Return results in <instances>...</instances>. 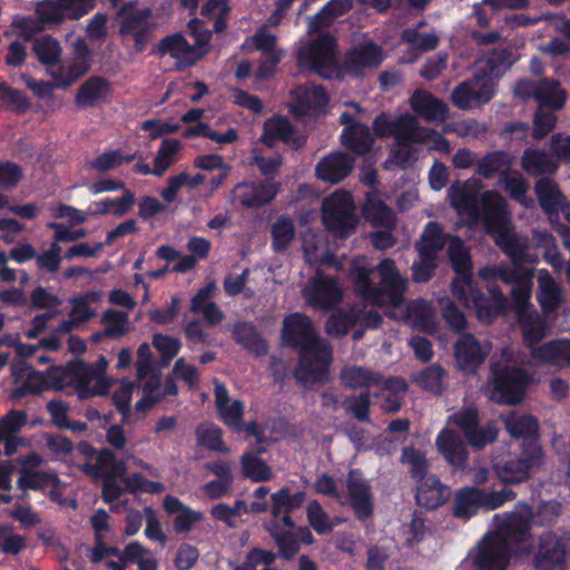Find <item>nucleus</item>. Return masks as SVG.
Masks as SVG:
<instances>
[{
    "mask_svg": "<svg viewBox=\"0 0 570 570\" xmlns=\"http://www.w3.org/2000/svg\"><path fill=\"white\" fill-rule=\"evenodd\" d=\"M478 181L453 184L449 191L452 206L459 215H466L481 222L489 235L515 262L524 259L525 239L518 237L511 226V217L505 209V200L497 191H484L480 199Z\"/></svg>",
    "mask_w": 570,
    "mask_h": 570,
    "instance_id": "1",
    "label": "nucleus"
},
{
    "mask_svg": "<svg viewBox=\"0 0 570 570\" xmlns=\"http://www.w3.org/2000/svg\"><path fill=\"white\" fill-rule=\"evenodd\" d=\"M494 519L500 522V529L487 535L476 548V570H505L512 550L517 554H529V528L532 519L530 508L518 503L511 513L495 515Z\"/></svg>",
    "mask_w": 570,
    "mask_h": 570,
    "instance_id": "2",
    "label": "nucleus"
},
{
    "mask_svg": "<svg viewBox=\"0 0 570 570\" xmlns=\"http://www.w3.org/2000/svg\"><path fill=\"white\" fill-rule=\"evenodd\" d=\"M449 257L458 277L452 282L453 296L465 307H474L480 322L490 324L504 308L507 299L497 288H490V298H485L476 288L471 276V259L464 243L451 237L448 245Z\"/></svg>",
    "mask_w": 570,
    "mask_h": 570,
    "instance_id": "3",
    "label": "nucleus"
},
{
    "mask_svg": "<svg viewBox=\"0 0 570 570\" xmlns=\"http://www.w3.org/2000/svg\"><path fill=\"white\" fill-rule=\"evenodd\" d=\"M522 358L512 347H504L501 362L492 367L493 389L490 397L497 403L517 404L522 401L528 384V375L518 366Z\"/></svg>",
    "mask_w": 570,
    "mask_h": 570,
    "instance_id": "4",
    "label": "nucleus"
},
{
    "mask_svg": "<svg viewBox=\"0 0 570 570\" xmlns=\"http://www.w3.org/2000/svg\"><path fill=\"white\" fill-rule=\"evenodd\" d=\"M194 43L185 36L175 33L164 38L157 46V52L175 59L178 67L191 66L209 52L210 31L202 27V22L193 19L188 23Z\"/></svg>",
    "mask_w": 570,
    "mask_h": 570,
    "instance_id": "5",
    "label": "nucleus"
},
{
    "mask_svg": "<svg viewBox=\"0 0 570 570\" xmlns=\"http://www.w3.org/2000/svg\"><path fill=\"white\" fill-rule=\"evenodd\" d=\"M528 245L525 244L524 249V259L514 261L512 257V262L514 264L513 271H508L504 267H493V268H482L479 271V275L482 278H499L505 283L513 284L511 289V299L512 306L515 309L518 316L529 313L530 311H537L531 303L532 295V271H524L518 267L519 264L523 262L535 263L537 257L528 254Z\"/></svg>",
    "mask_w": 570,
    "mask_h": 570,
    "instance_id": "6",
    "label": "nucleus"
},
{
    "mask_svg": "<svg viewBox=\"0 0 570 570\" xmlns=\"http://www.w3.org/2000/svg\"><path fill=\"white\" fill-rule=\"evenodd\" d=\"M297 60L301 68L313 70L323 78L340 76L336 43L330 35H321L302 46L297 52Z\"/></svg>",
    "mask_w": 570,
    "mask_h": 570,
    "instance_id": "7",
    "label": "nucleus"
},
{
    "mask_svg": "<svg viewBox=\"0 0 570 570\" xmlns=\"http://www.w3.org/2000/svg\"><path fill=\"white\" fill-rule=\"evenodd\" d=\"M445 426L459 429L466 442L475 450H481L493 443L499 434L495 424L488 422L480 425L479 411L475 406H463L446 417Z\"/></svg>",
    "mask_w": 570,
    "mask_h": 570,
    "instance_id": "8",
    "label": "nucleus"
},
{
    "mask_svg": "<svg viewBox=\"0 0 570 570\" xmlns=\"http://www.w3.org/2000/svg\"><path fill=\"white\" fill-rule=\"evenodd\" d=\"M323 223L337 237L351 235L357 219L354 214V202L345 190H336L323 202Z\"/></svg>",
    "mask_w": 570,
    "mask_h": 570,
    "instance_id": "9",
    "label": "nucleus"
},
{
    "mask_svg": "<svg viewBox=\"0 0 570 570\" xmlns=\"http://www.w3.org/2000/svg\"><path fill=\"white\" fill-rule=\"evenodd\" d=\"M333 361V351L325 340L314 341L313 344L299 350V363L296 377L305 383L325 381Z\"/></svg>",
    "mask_w": 570,
    "mask_h": 570,
    "instance_id": "10",
    "label": "nucleus"
},
{
    "mask_svg": "<svg viewBox=\"0 0 570 570\" xmlns=\"http://www.w3.org/2000/svg\"><path fill=\"white\" fill-rule=\"evenodd\" d=\"M380 275V287H376L374 305L397 307L403 302L407 289V281L399 272L391 258H384L376 267Z\"/></svg>",
    "mask_w": 570,
    "mask_h": 570,
    "instance_id": "11",
    "label": "nucleus"
},
{
    "mask_svg": "<svg viewBox=\"0 0 570 570\" xmlns=\"http://www.w3.org/2000/svg\"><path fill=\"white\" fill-rule=\"evenodd\" d=\"M493 69L490 73L476 75L471 80L456 86L451 95L453 104L463 110L489 102L493 96Z\"/></svg>",
    "mask_w": 570,
    "mask_h": 570,
    "instance_id": "12",
    "label": "nucleus"
},
{
    "mask_svg": "<svg viewBox=\"0 0 570 570\" xmlns=\"http://www.w3.org/2000/svg\"><path fill=\"white\" fill-rule=\"evenodd\" d=\"M514 96L528 99L534 98L540 106L551 109H561L564 106L567 95L560 85L550 79L540 81L520 80L513 87Z\"/></svg>",
    "mask_w": 570,
    "mask_h": 570,
    "instance_id": "13",
    "label": "nucleus"
},
{
    "mask_svg": "<svg viewBox=\"0 0 570 570\" xmlns=\"http://www.w3.org/2000/svg\"><path fill=\"white\" fill-rule=\"evenodd\" d=\"M303 297L314 308L330 309L343 298V289L334 277L316 273L302 289Z\"/></svg>",
    "mask_w": 570,
    "mask_h": 570,
    "instance_id": "14",
    "label": "nucleus"
},
{
    "mask_svg": "<svg viewBox=\"0 0 570 570\" xmlns=\"http://www.w3.org/2000/svg\"><path fill=\"white\" fill-rule=\"evenodd\" d=\"M394 138L399 146H411L413 144H425L429 139L433 140L435 148L449 151V142L438 132L422 128L415 117L403 114L396 116Z\"/></svg>",
    "mask_w": 570,
    "mask_h": 570,
    "instance_id": "15",
    "label": "nucleus"
},
{
    "mask_svg": "<svg viewBox=\"0 0 570 570\" xmlns=\"http://www.w3.org/2000/svg\"><path fill=\"white\" fill-rule=\"evenodd\" d=\"M94 7V0H45L38 3L37 14L45 24L61 23L65 19H78Z\"/></svg>",
    "mask_w": 570,
    "mask_h": 570,
    "instance_id": "16",
    "label": "nucleus"
},
{
    "mask_svg": "<svg viewBox=\"0 0 570 570\" xmlns=\"http://www.w3.org/2000/svg\"><path fill=\"white\" fill-rule=\"evenodd\" d=\"M533 566L537 570H566V541L551 532L541 535Z\"/></svg>",
    "mask_w": 570,
    "mask_h": 570,
    "instance_id": "17",
    "label": "nucleus"
},
{
    "mask_svg": "<svg viewBox=\"0 0 570 570\" xmlns=\"http://www.w3.org/2000/svg\"><path fill=\"white\" fill-rule=\"evenodd\" d=\"M383 59L382 49L377 45L373 42L363 43L348 52L340 75L351 77L364 76L376 69Z\"/></svg>",
    "mask_w": 570,
    "mask_h": 570,
    "instance_id": "18",
    "label": "nucleus"
},
{
    "mask_svg": "<svg viewBox=\"0 0 570 570\" xmlns=\"http://www.w3.org/2000/svg\"><path fill=\"white\" fill-rule=\"evenodd\" d=\"M387 315L392 318L403 320L412 326L424 332H434L436 328V317L430 303L419 299L407 305L402 304L397 307H391Z\"/></svg>",
    "mask_w": 570,
    "mask_h": 570,
    "instance_id": "19",
    "label": "nucleus"
},
{
    "mask_svg": "<svg viewBox=\"0 0 570 570\" xmlns=\"http://www.w3.org/2000/svg\"><path fill=\"white\" fill-rule=\"evenodd\" d=\"M282 340L288 346L303 348L322 340L316 335L311 320L301 313H293L283 321Z\"/></svg>",
    "mask_w": 570,
    "mask_h": 570,
    "instance_id": "20",
    "label": "nucleus"
},
{
    "mask_svg": "<svg viewBox=\"0 0 570 570\" xmlns=\"http://www.w3.org/2000/svg\"><path fill=\"white\" fill-rule=\"evenodd\" d=\"M491 350L490 343L480 342L472 335H462L454 348L458 366L464 372H473L484 362Z\"/></svg>",
    "mask_w": 570,
    "mask_h": 570,
    "instance_id": "21",
    "label": "nucleus"
},
{
    "mask_svg": "<svg viewBox=\"0 0 570 570\" xmlns=\"http://www.w3.org/2000/svg\"><path fill=\"white\" fill-rule=\"evenodd\" d=\"M350 504L358 520H367L373 513L371 488L358 471H351L346 481Z\"/></svg>",
    "mask_w": 570,
    "mask_h": 570,
    "instance_id": "22",
    "label": "nucleus"
},
{
    "mask_svg": "<svg viewBox=\"0 0 570 570\" xmlns=\"http://www.w3.org/2000/svg\"><path fill=\"white\" fill-rule=\"evenodd\" d=\"M435 446L451 466L455 469L464 466L468 460L466 444L455 430L444 426L436 435Z\"/></svg>",
    "mask_w": 570,
    "mask_h": 570,
    "instance_id": "23",
    "label": "nucleus"
},
{
    "mask_svg": "<svg viewBox=\"0 0 570 570\" xmlns=\"http://www.w3.org/2000/svg\"><path fill=\"white\" fill-rule=\"evenodd\" d=\"M535 298L544 314H550L560 308L564 302V293L561 284L546 268L537 272Z\"/></svg>",
    "mask_w": 570,
    "mask_h": 570,
    "instance_id": "24",
    "label": "nucleus"
},
{
    "mask_svg": "<svg viewBox=\"0 0 570 570\" xmlns=\"http://www.w3.org/2000/svg\"><path fill=\"white\" fill-rule=\"evenodd\" d=\"M89 59L86 49L79 50L66 65L47 68V75L56 88L66 89L89 70Z\"/></svg>",
    "mask_w": 570,
    "mask_h": 570,
    "instance_id": "25",
    "label": "nucleus"
},
{
    "mask_svg": "<svg viewBox=\"0 0 570 570\" xmlns=\"http://www.w3.org/2000/svg\"><path fill=\"white\" fill-rule=\"evenodd\" d=\"M76 390L80 399L106 395L111 381L100 371L90 365L81 364L76 371Z\"/></svg>",
    "mask_w": 570,
    "mask_h": 570,
    "instance_id": "26",
    "label": "nucleus"
},
{
    "mask_svg": "<svg viewBox=\"0 0 570 570\" xmlns=\"http://www.w3.org/2000/svg\"><path fill=\"white\" fill-rule=\"evenodd\" d=\"M277 194V187L274 183L254 185L240 183L232 190L230 198L245 207H259L271 202Z\"/></svg>",
    "mask_w": 570,
    "mask_h": 570,
    "instance_id": "27",
    "label": "nucleus"
},
{
    "mask_svg": "<svg viewBox=\"0 0 570 570\" xmlns=\"http://www.w3.org/2000/svg\"><path fill=\"white\" fill-rule=\"evenodd\" d=\"M292 109L302 116L321 111L328 99L322 87L314 85L298 86L292 91Z\"/></svg>",
    "mask_w": 570,
    "mask_h": 570,
    "instance_id": "28",
    "label": "nucleus"
},
{
    "mask_svg": "<svg viewBox=\"0 0 570 570\" xmlns=\"http://www.w3.org/2000/svg\"><path fill=\"white\" fill-rule=\"evenodd\" d=\"M354 160L344 153H332L323 157L315 167L316 176L332 184L343 180L353 169Z\"/></svg>",
    "mask_w": 570,
    "mask_h": 570,
    "instance_id": "29",
    "label": "nucleus"
},
{
    "mask_svg": "<svg viewBox=\"0 0 570 570\" xmlns=\"http://www.w3.org/2000/svg\"><path fill=\"white\" fill-rule=\"evenodd\" d=\"M451 490L435 475L423 476L417 484L415 500L425 509H436L448 502Z\"/></svg>",
    "mask_w": 570,
    "mask_h": 570,
    "instance_id": "30",
    "label": "nucleus"
},
{
    "mask_svg": "<svg viewBox=\"0 0 570 570\" xmlns=\"http://www.w3.org/2000/svg\"><path fill=\"white\" fill-rule=\"evenodd\" d=\"M531 355L539 363L557 367L570 366V340L559 338L532 348Z\"/></svg>",
    "mask_w": 570,
    "mask_h": 570,
    "instance_id": "31",
    "label": "nucleus"
},
{
    "mask_svg": "<svg viewBox=\"0 0 570 570\" xmlns=\"http://www.w3.org/2000/svg\"><path fill=\"white\" fill-rule=\"evenodd\" d=\"M412 109L428 121H444L449 109L439 98L424 90H416L410 99Z\"/></svg>",
    "mask_w": 570,
    "mask_h": 570,
    "instance_id": "32",
    "label": "nucleus"
},
{
    "mask_svg": "<svg viewBox=\"0 0 570 570\" xmlns=\"http://www.w3.org/2000/svg\"><path fill=\"white\" fill-rule=\"evenodd\" d=\"M501 420L512 438L524 439L527 442L537 440L539 423L534 416L512 411L501 415Z\"/></svg>",
    "mask_w": 570,
    "mask_h": 570,
    "instance_id": "33",
    "label": "nucleus"
},
{
    "mask_svg": "<svg viewBox=\"0 0 570 570\" xmlns=\"http://www.w3.org/2000/svg\"><path fill=\"white\" fill-rule=\"evenodd\" d=\"M215 402L223 422L235 430H240L243 403L238 400L232 401L224 384H215Z\"/></svg>",
    "mask_w": 570,
    "mask_h": 570,
    "instance_id": "34",
    "label": "nucleus"
},
{
    "mask_svg": "<svg viewBox=\"0 0 570 570\" xmlns=\"http://www.w3.org/2000/svg\"><path fill=\"white\" fill-rule=\"evenodd\" d=\"M373 268L364 257L353 259L350 277L353 283L355 292L365 301L374 305V296L376 295V287L372 285L371 274Z\"/></svg>",
    "mask_w": 570,
    "mask_h": 570,
    "instance_id": "35",
    "label": "nucleus"
},
{
    "mask_svg": "<svg viewBox=\"0 0 570 570\" xmlns=\"http://www.w3.org/2000/svg\"><path fill=\"white\" fill-rule=\"evenodd\" d=\"M303 250L305 259L309 265H330L335 268H342L341 264L335 261L334 256L328 252L325 242L314 233H306L303 238Z\"/></svg>",
    "mask_w": 570,
    "mask_h": 570,
    "instance_id": "36",
    "label": "nucleus"
},
{
    "mask_svg": "<svg viewBox=\"0 0 570 570\" xmlns=\"http://www.w3.org/2000/svg\"><path fill=\"white\" fill-rule=\"evenodd\" d=\"M342 145L357 155L367 154L374 142L370 128L364 124H353L343 129Z\"/></svg>",
    "mask_w": 570,
    "mask_h": 570,
    "instance_id": "37",
    "label": "nucleus"
},
{
    "mask_svg": "<svg viewBox=\"0 0 570 570\" xmlns=\"http://www.w3.org/2000/svg\"><path fill=\"white\" fill-rule=\"evenodd\" d=\"M535 193L540 206L549 216V220L553 223V217L557 215L558 210H563V208H566V206H563V196L561 195L557 185L547 178L538 180L535 184Z\"/></svg>",
    "mask_w": 570,
    "mask_h": 570,
    "instance_id": "38",
    "label": "nucleus"
},
{
    "mask_svg": "<svg viewBox=\"0 0 570 570\" xmlns=\"http://www.w3.org/2000/svg\"><path fill=\"white\" fill-rule=\"evenodd\" d=\"M482 490L463 488L456 491L453 503V515L468 520L482 508Z\"/></svg>",
    "mask_w": 570,
    "mask_h": 570,
    "instance_id": "39",
    "label": "nucleus"
},
{
    "mask_svg": "<svg viewBox=\"0 0 570 570\" xmlns=\"http://www.w3.org/2000/svg\"><path fill=\"white\" fill-rule=\"evenodd\" d=\"M12 374L16 382V387L11 394L13 399H21L27 394L37 393L43 389V376L30 367H14Z\"/></svg>",
    "mask_w": 570,
    "mask_h": 570,
    "instance_id": "40",
    "label": "nucleus"
},
{
    "mask_svg": "<svg viewBox=\"0 0 570 570\" xmlns=\"http://www.w3.org/2000/svg\"><path fill=\"white\" fill-rule=\"evenodd\" d=\"M110 92L109 83L99 77H91L86 80L76 95V104L86 108L94 106L105 99Z\"/></svg>",
    "mask_w": 570,
    "mask_h": 570,
    "instance_id": "41",
    "label": "nucleus"
},
{
    "mask_svg": "<svg viewBox=\"0 0 570 570\" xmlns=\"http://www.w3.org/2000/svg\"><path fill=\"white\" fill-rule=\"evenodd\" d=\"M364 216L376 227L393 228L395 226L393 210L375 194L368 196L364 206Z\"/></svg>",
    "mask_w": 570,
    "mask_h": 570,
    "instance_id": "42",
    "label": "nucleus"
},
{
    "mask_svg": "<svg viewBox=\"0 0 570 570\" xmlns=\"http://www.w3.org/2000/svg\"><path fill=\"white\" fill-rule=\"evenodd\" d=\"M352 7L351 0H332L308 21V32H317L328 28L332 21L347 12Z\"/></svg>",
    "mask_w": 570,
    "mask_h": 570,
    "instance_id": "43",
    "label": "nucleus"
},
{
    "mask_svg": "<svg viewBox=\"0 0 570 570\" xmlns=\"http://www.w3.org/2000/svg\"><path fill=\"white\" fill-rule=\"evenodd\" d=\"M340 377L342 384L350 389L368 387L379 385L382 382V377L379 373L357 365L343 367Z\"/></svg>",
    "mask_w": 570,
    "mask_h": 570,
    "instance_id": "44",
    "label": "nucleus"
},
{
    "mask_svg": "<svg viewBox=\"0 0 570 570\" xmlns=\"http://www.w3.org/2000/svg\"><path fill=\"white\" fill-rule=\"evenodd\" d=\"M135 204V194L130 190H125L120 197L106 198L96 202L91 205L90 210L96 215L112 214L120 217L127 214Z\"/></svg>",
    "mask_w": 570,
    "mask_h": 570,
    "instance_id": "45",
    "label": "nucleus"
},
{
    "mask_svg": "<svg viewBox=\"0 0 570 570\" xmlns=\"http://www.w3.org/2000/svg\"><path fill=\"white\" fill-rule=\"evenodd\" d=\"M181 148L179 140L174 138L164 139L154 158V176L163 177L166 171L177 161Z\"/></svg>",
    "mask_w": 570,
    "mask_h": 570,
    "instance_id": "46",
    "label": "nucleus"
},
{
    "mask_svg": "<svg viewBox=\"0 0 570 570\" xmlns=\"http://www.w3.org/2000/svg\"><path fill=\"white\" fill-rule=\"evenodd\" d=\"M235 341L255 355L266 353V344L249 323H238L233 328Z\"/></svg>",
    "mask_w": 570,
    "mask_h": 570,
    "instance_id": "47",
    "label": "nucleus"
},
{
    "mask_svg": "<svg viewBox=\"0 0 570 570\" xmlns=\"http://www.w3.org/2000/svg\"><path fill=\"white\" fill-rule=\"evenodd\" d=\"M557 167V161L543 150L530 149L523 153L522 168L531 175L552 173Z\"/></svg>",
    "mask_w": 570,
    "mask_h": 570,
    "instance_id": "48",
    "label": "nucleus"
},
{
    "mask_svg": "<svg viewBox=\"0 0 570 570\" xmlns=\"http://www.w3.org/2000/svg\"><path fill=\"white\" fill-rule=\"evenodd\" d=\"M102 324V334L109 338H119L129 332V316L128 313L107 309L100 318Z\"/></svg>",
    "mask_w": 570,
    "mask_h": 570,
    "instance_id": "49",
    "label": "nucleus"
},
{
    "mask_svg": "<svg viewBox=\"0 0 570 570\" xmlns=\"http://www.w3.org/2000/svg\"><path fill=\"white\" fill-rule=\"evenodd\" d=\"M266 530L275 540L279 554L283 558L291 559L297 553L299 544L293 534V531L282 529L277 521H269L266 525Z\"/></svg>",
    "mask_w": 570,
    "mask_h": 570,
    "instance_id": "50",
    "label": "nucleus"
},
{
    "mask_svg": "<svg viewBox=\"0 0 570 570\" xmlns=\"http://www.w3.org/2000/svg\"><path fill=\"white\" fill-rule=\"evenodd\" d=\"M381 383L384 392L383 410L390 413L397 412L401 409L402 397L407 390V384L401 377H391Z\"/></svg>",
    "mask_w": 570,
    "mask_h": 570,
    "instance_id": "51",
    "label": "nucleus"
},
{
    "mask_svg": "<svg viewBox=\"0 0 570 570\" xmlns=\"http://www.w3.org/2000/svg\"><path fill=\"white\" fill-rule=\"evenodd\" d=\"M100 299V294L97 292L87 293L80 297L70 299L71 311L69 315L80 325L88 322L96 315L95 305Z\"/></svg>",
    "mask_w": 570,
    "mask_h": 570,
    "instance_id": "52",
    "label": "nucleus"
},
{
    "mask_svg": "<svg viewBox=\"0 0 570 570\" xmlns=\"http://www.w3.org/2000/svg\"><path fill=\"white\" fill-rule=\"evenodd\" d=\"M293 134V127L287 119L275 117L265 121L262 140L268 146H272L276 140L288 142L292 140Z\"/></svg>",
    "mask_w": 570,
    "mask_h": 570,
    "instance_id": "53",
    "label": "nucleus"
},
{
    "mask_svg": "<svg viewBox=\"0 0 570 570\" xmlns=\"http://www.w3.org/2000/svg\"><path fill=\"white\" fill-rule=\"evenodd\" d=\"M196 439L198 444L208 450L220 453L229 452L223 442L222 430L213 423L205 422L199 424L196 429Z\"/></svg>",
    "mask_w": 570,
    "mask_h": 570,
    "instance_id": "54",
    "label": "nucleus"
},
{
    "mask_svg": "<svg viewBox=\"0 0 570 570\" xmlns=\"http://www.w3.org/2000/svg\"><path fill=\"white\" fill-rule=\"evenodd\" d=\"M272 246L274 250H285L295 238V227L292 219L278 217L271 227Z\"/></svg>",
    "mask_w": 570,
    "mask_h": 570,
    "instance_id": "55",
    "label": "nucleus"
},
{
    "mask_svg": "<svg viewBox=\"0 0 570 570\" xmlns=\"http://www.w3.org/2000/svg\"><path fill=\"white\" fill-rule=\"evenodd\" d=\"M445 244L444 236L441 228L435 223H430L425 227L421 240L417 244V249L423 258L429 259L436 250H440Z\"/></svg>",
    "mask_w": 570,
    "mask_h": 570,
    "instance_id": "56",
    "label": "nucleus"
},
{
    "mask_svg": "<svg viewBox=\"0 0 570 570\" xmlns=\"http://www.w3.org/2000/svg\"><path fill=\"white\" fill-rule=\"evenodd\" d=\"M38 60L49 67L57 65L61 57V47L59 42L51 37H42L35 40L32 46Z\"/></svg>",
    "mask_w": 570,
    "mask_h": 570,
    "instance_id": "57",
    "label": "nucleus"
},
{
    "mask_svg": "<svg viewBox=\"0 0 570 570\" xmlns=\"http://www.w3.org/2000/svg\"><path fill=\"white\" fill-rule=\"evenodd\" d=\"M243 473L253 482H266L273 479L272 469L259 458L244 454L240 459Z\"/></svg>",
    "mask_w": 570,
    "mask_h": 570,
    "instance_id": "58",
    "label": "nucleus"
},
{
    "mask_svg": "<svg viewBox=\"0 0 570 570\" xmlns=\"http://www.w3.org/2000/svg\"><path fill=\"white\" fill-rule=\"evenodd\" d=\"M272 499V517L278 518L282 513H288L289 511L298 508L305 500L303 492L291 494V492L283 488L275 492L271 497Z\"/></svg>",
    "mask_w": 570,
    "mask_h": 570,
    "instance_id": "59",
    "label": "nucleus"
},
{
    "mask_svg": "<svg viewBox=\"0 0 570 570\" xmlns=\"http://www.w3.org/2000/svg\"><path fill=\"white\" fill-rule=\"evenodd\" d=\"M60 480L53 473L32 472L26 468L20 470L18 487L21 489H46L48 485H59Z\"/></svg>",
    "mask_w": 570,
    "mask_h": 570,
    "instance_id": "60",
    "label": "nucleus"
},
{
    "mask_svg": "<svg viewBox=\"0 0 570 570\" xmlns=\"http://www.w3.org/2000/svg\"><path fill=\"white\" fill-rule=\"evenodd\" d=\"M519 459L530 475L538 472L546 463L544 452L537 440L523 444Z\"/></svg>",
    "mask_w": 570,
    "mask_h": 570,
    "instance_id": "61",
    "label": "nucleus"
},
{
    "mask_svg": "<svg viewBox=\"0 0 570 570\" xmlns=\"http://www.w3.org/2000/svg\"><path fill=\"white\" fill-rule=\"evenodd\" d=\"M307 518L309 524L318 534L330 533L340 522L338 519H331L317 501L308 503Z\"/></svg>",
    "mask_w": 570,
    "mask_h": 570,
    "instance_id": "62",
    "label": "nucleus"
},
{
    "mask_svg": "<svg viewBox=\"0 0 570 570\" xmlns=\"http://www.w3.org/2000/svg\"><path fill=\"white\" fill-rule=\"evenodd\" d=\"M134 159L135 155H122L120 150H109L97 156L94 160L89 161L88 165L90 168L102 173L114 170Z\"/></svg>",
    "mask_w": 570,
    "mask_h": 570,
    "instance_id": "63",
    "label": "nucleus"
},
{
    "mask_svg": "<svg viewBox=\"0 0 570 570\" xmlns=\"http://www.w3.org/2000/svg\"><path fill=\"white\" fill-rule=\"evenodd\" d=\"M230 8L227 0H208L202 8L200 14L214 22L216 31L225 29V21L229 16Z\"/></svg>",
    "mask_w": 570,
    "mask_h": 570,
    "instance_id": "64",
    "label": "nucleus"
}]
</instances>
